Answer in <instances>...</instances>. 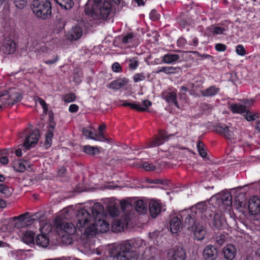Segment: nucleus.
Segmentation results:
<instances>
[{
  "label": "nucleus",
  "instance_id": "nucleus-1",
  "mask_svg": "<svg viewBox=\"0 0 260 260\" xmlns=\"http://www.w3.org/2000/svg\"><path fill=\"white\" fill-rule=\"evenodd\" d=\"M145 243L141 239H135L115 246L111 251L112 260H135Z\"/></svg>",
  "mask_w": 260,
  "mask_h": 260
},
{
  "label": "nucleus",
  "instance_id": "nucleus-2",
  "mask_svg": "<svg viewBox=\"0 0 260 260\" xmlns=\"http://www.w3.org/2000/svg\"><path fill=\"white\" fill-rule=\"evenodd\" d=\"M203 215L202 210L197 207H193L181 213L185 226L193 232L195 239L199 241L203 240L206 234V228L199 222L200 219L203 218Z\"/></svg>",
  "mask_w": 260,
  "mask_h": 260
},
{
  "label": "nucleus",
  "instance_id": "nucleus-3",
  "mask_svg": "<svg viewBox=\"0 0 260 260\" xmlns=\"http://www.w3.org/2000/svg\"><path fill=\"white\" fill-rule=\"evenodd\" d=\"M102 0H88L85 6V13L93 19H106L111 10V5L104 2L101 6Z\"/></svg>",
  "mask_w": 260,
  "mask_h": 260
},
{
  "label": "nucleus",
  "instance_id": "nucleus-4",
  "mask_svg": "<svg viewBox=\"0 0 260 260\" xmlns=\"http://www.w3.org/2000/svg\"><path fill=\"white\" fill-rule=\"evenodd\" d=\"M22 98V94L15 88L0 91V110L7 106H12L20 102Z\"/></svg>",
  "mask_w": 260,
  "mask_h": 260
},
{
  "label": "nucleus",
  "instance_id": "nucleus-5",
  "mask_svg": "<svg viewBox=\"0 0 260 260\" xmlns=\"http://www.w3.org/2000/svg\"><path fill=\"white\" fill-rule=\"evenodd\" d=\"M31 9L33 13L42 19L48 18L51 14V6L49 0H34Z\"/></svg>",
  "mask_w": 260,
  "mask_h": 260
},
{
  "label": "nucleus",
  "instance_id": "nucleus-6",
  "mask_svg": "<svg viewBox=\"0 0 260 260\" xmlns=\"http://www.w3.org/2000/svg\"><path fill=\"white\" fill-rule=\"evenodd\" d=\"M28 214V213H26L18 217H14V220L10 221L7 223V225L8 227L6 229H3V230L4 232H11L12 231V226L14 225L17 228L19 229L34 223V221L36 220V215L27 216Z\"/></svg>",
  "mask_w": 260,
  "mask_h": 260
},
{
  "label": "nucleus",
  "instance_id": "nucleus-7",
  "mask_svg": "<svg viewBox=\"0 0 260 260\" xmlns=\"http://www.w3.org/2000/svg\"><path fill=\"white\" fill-rule=\"evenodd\" d=\"M103 217L93 219L91 225L87 226L85 230V234L88 236L96 234L98 232L104 233L109 229V223L103 219Z\"/></svg>",
  "mask_w": 260,
  "mask_h": 260
},
{
  "label": "nucleus",
  "instance_id": "nucleus-8",
  "mask_svg": "<svg viewBox=\"0 0 260 260\" xmlns=\"http://www.w3.org/2000/svg\"><path fill=\"white\" fill-rule=\"evenodd\" d=\"M215 131L231 143H236L239 141L237 130L232 126L218 125L215 127Z\"/></svg>",
  "mask_w": 260,
  "mask_h": 260
},
{
  "label": "nucleus",
  "instance_id": "nucleus-9",
  "mask_svg": "<svg viewBox=\"0 0 260 260\" xmlns=\"http://www.w3.org/2000/svg\"><path fill=\"white\" fill-rule=\"evenodd\" d=\"M203 214L205 218L209 221V224L213 229H221L225 226V219L220 214L216 213L212 216L211 211L207 209L205 211Z\"/></svg>",
  "mask_w": 260,
  "mask_h": 260
},
{
  "label": "nucleus",
  "instance_id": "nucleus-10",
  "mask_svg": "<svg viewBox=\"0 0 260 260\" xmlns=\"http://www.w3.org/2000/svg\"><path fill=\"white\" fill-rule=\"evenodd\" d=\"M76 218V228L78 229L91 225L93 221V217L90 215L89 212L83 209L78 211Z\"/></svg>",
  "mask_w": 260,
  "mask_h": 260
},
{
  "label": "nucleus",
  "instance_id": "nucleus-11",
  "mask_svg": "<svg viewBox=\"0 0 260 260\" xmlns=\"http://www.w3.org/2000/svg\"><path fill=\"white\" fill-rule=\"evenodd\" d=\"M56 231L58 235L62 238L67 237L69 238L76 231L74 225L71 223L61 222L57 224Z\"/></svg>",
  "mask_w": 260,
  "mask_h": 260
},
{
  "label": "nucleus",
  "instance_id": "nucleus-12",
  "mask_svg": "<svg viewBox=\"0 0 260 260\" xmlns=\"http://www.w3.org/2000/svg\"><path fill=\"white\" fill-rule=\"evenodd\" d=\"M167 256L169 260H185L186 255L181 246H176L168 250Z\"/></svg>",
  "mask_w": 260,
  "mask_h": 260
},
{
  "label": "nucleus",
  "instance_id": "nucleus-13",
  "mask_svg": "<svg viewBox=\"0 0 260 260\" xmlns=\"http://www.w3.org/2000/svg\"><path fill=\"white\" fill-rule=\"evenodd\" d=\"M40 137L39 132L38 129H34L25 139L23 143V146L28 149L34 147L38 142Z\"/></svg>",
  "mask_w": 260,
  "mask_h": 260
},
{
  "label": "nucleus",
  "instance_id": "nucleus-14",
  "mask_svg": "<svg viewBox=\"0 0 260 260\" xmlns=\"http://www.w3.org/2000/svg\"><path fill=\"white\" fill-rule=\"evenodd\" d=\"M203 256L205 260H215L218 256V250L213 245H207L204 249Z\"/></svg>",
  "mask_w": 260,
  "mask_h": 260
},
{
  "label": "nucleus",
  "instance_id": "nucleus-15",
  "mask_svg": "<svg viewBox=\"0 0 260 260\" xmlns=\"http://www.w3.org/2000/svg\"><path fill=\"white\" fill-rule=\"evenodd\" d=\"M248 209L252 215L260 214V199L257 197L254 196L250 199Z\"/></svg>",
  "mask_w": 260,
  "mask_h": 260
},
{
  "label": "nucleus",
  "instance_id": "nucleus-16",
  "mask_svg": "<svg viewBox=\"0 0 260 260\" xmlns=\"http://www.w3.org/2000/svg\"><path fill=\"white\" fill-rule=\"evenodd\" d=\"M173 136V135L172 134L168 135V134L165 131H160L159 133V136L150 142L149 144V147H157L162 144L166 141L168 140L170 137Z\"/></svg>",
  "mask_w": 260,
  "mask_h": 260
},
{
  "label": "nucleus",
  "instance_id": "nucleus-17",
  "mask_svg": "<svg viewBox=\"0 0 260 260\" xmlns=\"http://www.w3.org/2000/svg\"><path fill=\"white\" fill-rule=\"evenodd\" d=\"M222 252L226 259L232 260L236 255L237 248L233 244H228L223 248Z\"/></svg>",
  "mask_w": 260,
  "mask_h": 260
},
{
  "label": "nucleus",
  "instance_id": "nucleus-18",
  "mask_svg": "<svg viewBox=\"0 0 260 260\" xmlns=\"http://www.w3.org/2000/svg\"><path fill=\"white\" fill-rule=\"evenodd\" d=\"M162 209L161 204L157 201L151 200L149 203V212L153 218H155L160 213Z\"/></svg>",
  "mask_w": 260,
  "mask_h": 260
},
{
  "label": "nucleus",
  "instance_id": "nucleus-19",
  "mask_svg": "<svg viewBox=\"0 0 260 260\" xmlns=\"http://www.w3.org/2000/svg\"><path fill=\"white\" fill-rule=\"evenodd\" d=\"M162 98L168 103L174 104L175 106L180 108V106L177 101V93L174 91H164L161 93Z\"/></svg>",
  "mask_w": 260,
  "mask_h": 260
},
{
  "label": "nucleus",
  "instance_id": "nucleus-20",
  "mask_svg": "<svg viewBox=\"0 0 260 260\" xmlns=\"http://www.w3.org/2000/svg\"><path fill=\"white\" fill-rule=\"evenodd\" d=\"M2 49L5 54L13 53L16 50V44L11 39H6L4 41Z\"/></svg>",
  "mask_w": 260,
  "mask_h": 260
},
{
  "label": "nucleus",
  "instance_id": "nucleus-21",
  "mask_svg": "<svg viewBox=\"0 0 260 260\" xmlns=\"http://www.w3.org/2000/svg\"><path fill=\"white\" fill-rule=\"evenodd\" d=\"M217 202L219 204H222L225 207H229L232 204V198L229 192H224L220 193L217 197Z\"/></svg>",
  "mask_w": 260,
  "mask_h": 260
},
{
  "label": "nucleus",
  "instance_id": "nucleus-22",
  "mask_svg": "<svg viewBox=\"0 0 260 260\" xmlns=\"http://www.w3.org/2000/svg\"><path fill=\"white\" fill-rule=\"evenodd\" d=\"M82 35V28L79 26L73 27L67 34V38L71 41L79 39Z\"/></svg>",
  "mask_w": 260,
  "mask_h": 260
},
{
  "label": "nucleus",
  "instance_id": "nucleus-23",
  "mask_svg": "<svg viewBox=\"0 0 260 260\" xmlns=\"http://www.w3.org/2000/svg\"><path fill=\"white\" fill-rule=\"evenodd\" d=\"M170 230L172 233L176 234L181 231L182 225L181 220L178 217L173 218L170 222Z\"/></svg>",
  "mask_w": 260,
  "mask_h": 260
},
{
  "label": "nucleus",
  "instance_id": "nucleus-24",
  "mask_svg": "<svg viewBox=\"0 0 260 260\" xmlns=\"http://www.w3.org/2000/svg\"><path fill=\"white\" fill-rule=\"evenodd\" d=\"M179 59L178 54L172 53L166 54L161 57L162 61L166 64H174Z\"/></svg>",
  "mask_w": 260,
  "mask_h": 260
},
{
  "label": "nucleus",
  "instance_id": "nucleus-25",
  "mask_svg": "<svg viewBox=\"0 0 260 260\" xmlns=\"http://www.w3.org/2000/svg\"><path fill=\"white\" fill-rule=\"evenodd\" d=\"M104 208L101 204L97 203L94 204L92 208V213L93 219L103 217Z\"/></svg>",
  "mask_w": 260,
  "mask_h": 260
},
{
  "label": "nucleus",
  "instance_id": "nucleus-26",
  "mask_svg": "<svg viewBox=\"0 0 260 260\" xmlns=\"http://www.w3.org/2000/svg\"><path fill=\"white\" fill-rule=\"evenodd\" d=\"M220 91V88L216 86H211L208 88L201 91V94L206 97L213 96L216 95Z\"/></svg>",
  "mask_w": 260,
  "mask_h": 260
},
{
  "label": "nucleus",
  "instance_id": "nucleus-27",
  "mask_svg": "<svg viewBox=\"0 0 260 260\" xmlns=\"http://www.w3.org/2000/svg\"><path fill=\"white\" fill-rule=\"evenodd\" d=\"M127 83V81L126 79H119L118 80L113 81L107 86V87L110 89L118 90L125 85Z\"/></svg>",
  "mask_w": 260,
  "mask_h": 260
},
{
  "label": "nucleus",
  "instance_id": "nucleus-28",
  "mask_svg": "<svg viewBox=\"0 0 260 260\" xmlns=\"http://www.w3.org/2000/svg\"><path fill=\"white\" fill-rule=\"evenodd\" d=\"M28 162L24 160L17 159L14 161L13 167L14 169L19 172H23L26 169Z\"/></svg>",
  "mask_w": 260,
  "mask_h": 260
},
{
  "label": "nucleus",
  "instance_id": "nucleus-29",
  "mask_svg": "<svg viewBox=\"0 0 260 260\" xmlns=\"http://www.w3.org/2000/svg\"><path fill=\"white\" fill-rule=\"evenodd\" d=\"M128 222L126 220L121 221L119 220H115L112 225V230L115 232H120L123 230Z\"/></svg>",
  "mask_w": 260,
  "mask_h": 260
},
{
  "label": "nucleus",
  "instance_id": "nucleus-30",
  "mask_svg": "<svg viewBox=\"0 0 260 260\" xmlns=\"http://www.w3.org/2000/svg\"><path fill=\"white\" fill-rule=\"evenodd\" d=\"M35 233L32 231H26L23 232L21 237L23 242L26 244L32 243L34 241Z\"/></svg>",
  "mask_w": 260,
  "mask_h": 260
},
{
  "label": "nucleus",
  "instance_id": "nucleus-31",
  "mask_svg": "<svg viewBox=\"0 0 260 260\" xmlns=\"http://www.w3.org/2000/svg\"><path fill=\"white\" fill-rule=\"evenodd\" d=\"M36 244L41 247H46L49 243V240L45 235H38L36 239Z\"/></svg>",
  "mask_w": 260,
  "mask_h": 260
},
{
  "label": "nucleus",
  "instance_id": "nucleus-32",
  "mask_svg": "<svg viewBox=\"0 0 260 260\" xmlns=\"http://www.w3.org/2000/svg\"><path fill=\"white\" fill-rule=\"evenodd\" d=\"M136 211L139 214H145L147 211V205L143 200H138L135 203Z\"/></svg>",
  "mask_w": 260,
  "mask_h": 260
},
{
  "label": "nucleus",
  "instance_id": "nucleus-33",
  "mask_svg": "<svg viewBox=\"0 0 260 260\" xmlns=\"http://www.w3.org/2000/svg\"><path fill=\"white\" fill-rule=\"evenodd\" d=\"M230 109L234 113L244 114L246 112L247 109L242 104H235L231 105Z\"/></svg>",
  "mask_w": 260,
  "mask_h": 260
},
{
  "label": "nucleus",
  "instance_id": "nucleus-34",
  "mask_svg": "<svg viewBox=\"0 0 260 260\" xmlns=\"http://www.w3.org/2000/svg\"><path fill=\"white\" fill-rule=\"evenodd\" d=\"M53 131L54 127L53 126H50L46 135L45 142L44 143V145L46 148L49 147L51 145Z\"/></svg>",
  "mask_w": 260,
  "mask_h": 260
},
{
  "label": "nucleus",
  "instance_id": "nucleus-35",
  "mask_svg": "<svg viewBox=\"0 0 260 260\" xmlns=\"http://www.w3.org/2000/svg\"><path fill=\"white\" fill-rule=\"evenodd\" d=\"M176 68L172 66H165L159 67L155 71L156 74L163 72L166 74H173L175 73Z\"/></svg>",
  "mask_w": 260,
  "mask_h": 260
},
{
  "label": "nucleus",
  "instance_id": "nucleus-36",
  "mask_svg": "<svg viewBox=\"0 0 260 260\" xmlns=\"http://www.w3.org/2000/svg\"><path fill=\"white\" fill-rule=\"evenodd\" d=\"M82 150L84 152L90 155H94L100 153L99 148L97 147L91 146L88 145L84 146Z\"/></svg>",
  "mask_w": 260,
  "mask_h": 260
},
{
  "label": "nucleus",
  "instance_id": "nucleus-37",
  "mask_svg": "<svg viewBox=\"0 0 260 260\" xmlns=\"http://www.w3.org/2000/svg\"><path fill=\"white\" fill-rule=\"evenodd\" d=\"M152 105V103L148 100H145L142 102V106L139 104H136V110L139 112L148 111V109Z\"/></svg>",
  "mask_w": 260,
  "mask_h": 260
},
{
  "label": "nucleus",
  "instance_id": "nucleus-38",
  "mask_svg": "<svg viewBox=\"0 0 260 260\" xmlns=\"http://www.w3.org/2000/svg\"><path fill=\"white\" fill-rule=\"evenodd\" d=\"M57 3L66 10L71 9L73 5L72 0H61L59 1Z\"/></svg>",
  "mask_w": 260,
  "mask_h": 260
},
{
  "label": "nucleus",
  "instance_id": "nucleus-39",
  "mask_svg": "<svg viewBox=\"0 0 260 260\" xmlns=\"http://www.w3.org/2000/svg\"><path fill=\"white\" fill-rule=\"evenodd\" d=\"M243 115L247 121L254 120L256 118L258 117V115L257 113L250 112L248 109H246V112L244 113Z\"/></svg>",
  "mask_w": 260,
  "mask_h": 260
},
{
  "label": "nucleus",
  "instance_id": "nucleus-40",
  "mask_svg": "<svg viewBox=\"0 0 260 260\" xmlns=\"http://www.w3.org/2000/svg\"><path fill=\"white\" fill-rule=\"evenodd\" d=\"M209 29L211 30L212 35H220L223 33L225 30V29L222 27H215L211 26L209 28Z\"/></svg>",
  "mask_w": 260,
  "mask_h": 260
},
{
  "label": "nucleus",
  "instance_id": "nucleus-41",
  "mask_svg": "<svg viewBox=\"0 0 260 260\" xmlns=\"http://www.w3.org/2000/svg\"><path fill=\"white\" fill-rule=\"evenodd\" d=\"M92 140L96 141L104 142L107 141V139L104 136V132H99L98 134L94 133L93 138H92Z\"/></svg>",
  "mask_w": 260,
  "mask_h": 260
},
{
  "label": "nucleus",
  "instance_id": "nucleus-42",
  "mask_svg": "<svg viewBox=\"0 0 260 260\" xmlns=\"http://www.w3.org/2000/svg\"><path fill=\"white\" fill-rule=\"evenodd\" d=\"M0 192L5 194L6 197H9L11 194L10 189L4 184H0Z\"/></svg>",
  "mask_w": 260,
  "mask_h": 260
},
{
  "label": "nucleus",
  "instance_id": "nucleus-43",
  "mask_svg": "<svg viewBox=\"0 0 260 260\" xmlns=\"http://www.w3.org/2000/svg\"><path fill=\"white\" fill-rule=\"evenodd\" d=\"M76 99V96L74 93H70L66 94L63 97V100L65 102L71 103L74 102Z\"/></svg>",
  "mask_w": 260,
  "mask_h": 260
},
{
  "label": "nucleus",
  "instance_id": "nucleus-44",
  "mask_svg": "<svg viewBox=\"0 0 260 260\" xmlns=\"http://www.w3.org/2000/svg\"><path fill=\"white\" fill-rule=\"evenodd\" d=\"M128 68L129 70H135L139 66V61L135 58L129 60Z\"/></svg>",
  "mask_w": 260,
  "mask_h": 260
},
{
  "label": "nucleus",
  "instance_id": "nucleus-45",
  "mask_svg": "<svg viewBox=\"0 0 260 260\" xmlns=\"http://www.w3.org/2000/svg\"><path fill=\"white\" fill-rule=\"evenodd\" d=\"M27 1V0H14V3L17 8L22 9L26 6Z\"/></svg>",
  "mask_w": 260,
  "mask_h": 260
},
{
  "label": "nucleus",
  "instance_id": "nucleus-46",
  "mask_svg": "<svg viewBox=\"0 0 260 260\" xmlns=\"http://www.w3.org/2000/svg\"><path fill=\"white\" fill-rule=\"evenodd\" d=\"M141 166L146 171H153L155 169V166L154 165L147 161L143 162Z\"/></svg>",
  "mask_w": 260,
  "mask_h": 260
},
{
  "label": "nucleus",
  "instance_id": "nucleus-47",
  "mask_svg": "<svg viewBox=\"0 0 260 260\" xmlns=\"http://www.w3.org/2000/svg\"><path fill=\"white\" fill-rule=\"evenodd\" d=\"M133 79L135 83H137V82L142 81L145 80V76L144 74L142 73H137V74H135L133 76Z\"/></svg>",
  "mask_w": 260,
  "mask_h": 260
},
{
  "label": "nucleus",
  "instance_id": "nucleus-48",
  "mask_svg": "<svg viewBox=\"0 0 260 260\" xmlns=\"http://www.w3.org/2000/svg\"><path fill=\"white\" fill-rule=\"evenodd\" d=\"M83 135L88 139H92L93 138L94 133L87 128H84L82 130Z\"/></svg>",
  "mask_w": 260,
  "mask_h": 260
},
{
  "label": "nucleus",
  "instance_id": "nucleus-49",
  "mask_svg": "<svg viewBox=\"0 0 260 260\" xmlns=\"http://www.w3.org/2000/svg\"><path fill=\"white\" fill-rule=\"evenodd\" d=\"M176 153L179 155L182 156H187L189 154L190 151L186 148H181V149L177 148L176 151Z\"/></svg>",
  "mask_w": 260,
  "mask_h": 260
},
{
  "label": "nucleus",
  "instance_id": "nucleus-50",
  "mask_svg": "<svg viewBox=\"0 0 260 260\" xmlns=\"http://www.w3.org/2000/svg\"><path fill=\"white\" fill-rule=\"evenodd\" d=\"M236 52L237 54L240 56H244L246 54V51L243 46L242 45H238L236 48Z\"/></svg>",
  "mask_w": 260,
  "mask_h": 260
},
{
  "label": "nucleus",
  "instance_id": "nucleus-51",
  "mask_svg": "<svg viewBox=\"0 0 260 260\" xmlns=\"http://www.w3.org/2000/svg\"><path fill=\"white\" fill-rule=\"evenodd\" d=\"M36 103H39L40 105H41L45 112H46L48 109H47V105L45 103V102L42 99L40 98H38L37 100H36Z\"/></svg>",
  "mask_w": 260,
  "mask_h": 260
},
{
  "label": "nucleus",
  "instance_id": "nucleus-52",
  "mask_svg": "<svg viewBox=\"0 0 260 260\" xmlns=\"http://www.w3.org/2000/svg\"><path fill=\"white\" fill-rule=\"evenodd\" d=\"M254 101L252 99L250 100H243L242 102L243 105L246 107V109L252 106L253 104Z\"/></svg>",
  "mask_w": 260,
  "mask_h": 260
},
{
  "label": "nucleus",
  "instance_id": "nucleus-53",
  "mask_svg": "<svg viewBox=\"0 0 260 260\" xmlns=\"http://www.w3.org/2000/svg\"><path fill=\"white\" fill-rule=\"evenodd\" d=\"M133 38V35L132 34H128L125 36L122 39V42L126 44L132 42Z\"/></svg>",
  "mask_w": 260,
  "mask_h": 260
},
{
  "label": "nucleus",
  "instance_id": "nucleus-54",
  "mask_svg": "<svg viewBox=\"0 0 260 260\" xmlns=\"http://www.w3.org/2000/svg\"><path fill=\"white\" fill-rule=\"evenodd\" d=\"M215 48L218 52L224 51L226 49L225 45L221 43H218L215 45Z\"/></svg>",
  "mask_w": 260,
  "mask_h": 260
},
{
  "label": "nucleus",
  "instance_id": "nucleus-55",
  "mask_svg": "<svg viewBox=\"0 0 260 260\" xmlns=\"http://www.w3.org/2000/svg\"><path fill=\"white\" fill-rule=\"evenodd\" d=\"M112 68L113 71L114 72L119 73V72H121V70H122L121 66L117 62H115L113 64V65L112 66Z\"/></svg>",
  "mask_w": 260,
  "mask_h": 260
},
{
  "label": "nucleus",
  "instance_id": "nucleus-56",
  "mask_svg": "<svg viewBox=\"0 0 260 260\" xmlns=\"http://www.w3.org/2000/svg\"><path fill=\"white\" fill-rule=\"evenodd\" d=\"M225 240V236L224 235H220L216 238V242L220 245L223 244Z\"/></svg>",
  "mask_w": 260,
  "mask_h": 260
},
{
  "label": "nucleus",
  "instance_id": "nucleus-57",
  "mask_svg": "<svg viewBox=\"0 0 260 260\" xmlns=\"http://www.w3.org/2000/svg\"><path fill=\"white\" fill-rule=\"evenodd\" d=\"M109 212L112 216H116L119 214V210L115 207L111 208Z\"/></svg>",
  "mask_w": 260,
  "mask_h": 260
},
{
  "label": "nucleus",
  "instance_id": "nucleus-58",
  "mask_svg": "<svg viewBox=\"0 0 260 260\" xmlns=\"http://www.w3.org/2000/svg\"><path fill=\"white\" fill-rule=\"evenodd\" d=\"M79 107L76 104H71L69 108V111L71 113H75L78 110Z\"/></svg>",
  "mask_w": 260,
  "mask_h": 260
},
{
  "label": "nucleus",
  "instance_id": "nucleus-59",
  "mask_svg": "<svg viewBox=\"0 0 260 260\" xmlns=\"http://www.w3.org/2000/svg\"><path fill=\"white\" fill-rule=\"evenodd\" d=\"M121 106H129L132 109H135L136 110V103H130L127 102H124L121 104Z\"/></svg>",
  "mask_w": 260,
  "mask_h": 260
},
{
  "label": "nucleus",
  "instance_id": "nucleus-60",
  "mask_svg": "<svg viewBox=\"0 0 260 260\" xmlns=\"http://www.w3.org/2000/svg\"><path fill=\"white\" fill-rule=\"evenodd\" d=\"M0 162L3 165H7L9 162V159L6 156H2L0 157Z\"/></svg>",
  "mask_w": 260,
  "mask_h": 260
},
{
  "label": "nucleus",
  "instance_id": "nucleus-61",
  "mask_svg": "<svg viewBox=\"0 0 260 260\" xmlns=\"http://www.w3.org/2000/svg\"><path fill=\"white\" fill-rule=\"evenodd\" d=\"M58 60V58L57 56H56L55 58L53 59L48 60L45 61V63L48 64H51L54 63L56 61Z\"/></svg>",
  "mask_w": 260,
  "mask_h": 260
},
{
  "label": "nucleus",
  "instance_id": "nucleus-62",
  "mask_svg": "<svg viewBox=\"0 0 260 260\" xmlns=\"http://www.w3.org/2000/svg\"><path fill=\"white\" fill-rule=\"evenodd\" d=\"M198 152H199L200 155L202 157H205L206 156V152L204 148L199 150Z\"/></svg>",
  "mask_w": 260,
  "mask_h": 260
},
{
  "label": "nucleus",
  "instance_id": "nucleus-63",
  "mask_svg": "<svg viewBox=\"0 0 260 260\" xmlns=\"http://www.w3.org/2000/svg\"><path fill=\"white\" fill-rule=\"evenodd\" d=\"M106 125L105 124H102L100 125L98 127L99 132H103V131L106 129Z\"/></svg>",
  "mask_w": 260,
  "mask_h": 260
},
{
  "label": "nucleus",
  "instance_id": "nucleus-64",
  "mask_svg": "<svg viewBox=\"0 0 260 260\" xmlns=\"http://www.w3.org/2000/svg\"><path fill=\"white\" fill-rule=\"evenodd\" d=\"M198 150L204 148V144L202 142L199 141L197 145Z\"/></svg>",
  "mask_w": 260,
  "mask_h": 260
}]
</instances>
